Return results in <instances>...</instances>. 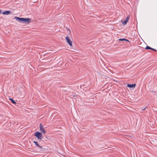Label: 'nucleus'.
<instances>
[{
    "mask_svg": "<svg viewBox=\"0 0 157 157\" xmlns=\"http://www.w3.org/2000/svg\"><path fill=\"white\" fill-rule=\"evenodd\" d=\"M14 18L19 20L20 22L23 23H29L31 21V19L29 18H20L18 17H15Z\"/></svg>",
    "mask_w": 157,
    "mask_h": 157,
    "instance_id": "1",
    "label": "nucleus"
},
{
    "mask_svg": "<svg viewBox=\"0 0 157 157\" xmlns=\"http://www.w3.org/2000/svg\"><path fill=\"white\" fill-rule=\"evenodd\" d=\"M34 135L39 140H41L42 139V135L40 132H36L35 133Z\"/></svg>",
    "mask_w": 157,
    "mask_h": 157,
    "instance_id": "2",
    "label": "nucleus"
},
{
    "mask_svg": "<svg viewBox=\"0 0 157 157\" xmlns=\"http://www.w3.org/2000/svg\"><path fill=\"white\" fill-rule=\"evenodd\" d=\"M66 40L67 42L69 44V45L71 47L72 46V42L71 40L70 39L69 36H67L66 37Z\"/></svg>",
    "mask_w": 157,
    "mask_h": 157,
    "instance_id": "3",
    "label": "nucleus"
},
{
    "mask_svg": "<svg viewBox=\"0 0 157 157\" xmlns=\"http://www.w3.org/2000/svg\"><path fill=\"white\" fill-rule=\"evenodd\" d=\"M40 131L41 133L45 134L46 132V131L44 129L41 124L40 125Z\"/></svg>",
    "mask_w": 157,
    "mask_h": 157,
    "instance_id": "4",
    "label": "nucleus"
},
{
    "mask_svg": "<svg viewBox=\"0 0 157 157\" xmlns=\"http://www.w3.org/2000/svg\"><path fill=\"white\" fill-rule=\"evenodd\" d=\"M129 18H130V16L129 15H128L126 17V20H124L123 21H122V24L124 25H126L127 23V22H128V20L129 19Z\"/></svg>",
    "mask_w": 157,
    "mask_h": 157,
    "instance_id": "5",
    "label": "nucleus"
},
{
    "mask_svg": "<svg viewBox=\"0 0 157 157\" xmlns=\"http://www.w3.org/2000/svg\"><path fill=\"white\" fill-rule=\"evenodd\" d=\"M136 84H128L127 85V86L130 88H135V87Z\"/></svg>",
    "mask_w": 157,
    "mask_h": 157,
    "instance_id": "6",
    "label": "nucleus"
},
{
    "mask_svg": "<svg viewBox=\"0 0 157 157\" xmlns=\"http://www.w3.org/2000/svg\"><path fill=\"white\" fill-rule=\"evenodd\" d=\"M2 13L4 15H9L10 13V11H6L3 12Z\"/></svg>",
    "mask_w": 157,
    "mask_h": 157,
    "instance_id": "7",
    "label": "nucleus"
},
{
    "mask_svg": "<svg viewBox=\"0 0 157 157\" xmlns=\"http://www.w3.org/2000/svg\"><path fill=\"white\" fill-rule=\"evenodd\" d=\"M33 143H35V145H36V146H37L38 147L40 148H41H41H42V147H41V146H39V145L38 144V143H37V142L34 141V142H33Z\"/></svg>",
    "mask_w": 157,
    "mask_h": 157,
    "instance_id": "8",
    "label": "nucleus"
},
{
    "mask_svg": "<svg viewBox=\"0 0 157 157\" xmlns=\"http://www.w3.org/2000/svg\"><path fill=\"white\" fill-rule=\"evenodd\" d=\"M9 99H10V100L14 104H15L16 103V102L14 100L12 99V98H10Z\"/></svg>",
    "mask_w": 157,
    "mask_h": 157,
    "instance_id": "9",
    "label": "nucleus"
},
{
    "mask_svg": "<svg viewBox=\"0 0 157 157\" xmlns=\"http://www.w3.org/2000/svg\"><path fill=\"white\" fill-rule=\"evenodd\" d=\"M119 40L120 41L125 40V41H128V42L129 41V40H128L127 39H120Z\"/></svg>",
    "mask_w": 157,
    "mask_h": 157,
    "instance_id": "10",
    "label": "nucleus"
},
{
    "mask_svg": "<svg viewBox=\"0 0 157 157\" xmlns=\"http://www.w3.org/2000/svg\"><path fill=\"white\" fill-rule=\"evenodd\" d=\"M146 49H152V48L149 47V46H147L146 48H145Z\"/></svg>",
    "mask_w": 157,
    "mask_h": 157,
    "instance_id": "11",
    "label": "nucleus"
},
{
    "mask_svg": "<svg viewBox=\"0 0 157 157\" xmlns=\"http://www.w3.org/2000/svg\"><path fill=\"white\" fill-rule=\"evenodd\" d=\"M151 50H153L154 51H156V50L155 49H154L152 48V49H151Z\"/></svg>",
    "mask_w": 157,
    "mask_h": 157,
    "instance_id": "12",
    "label": "nucleus"
},
{
    "mask_svg": "<svg viewBox=\"0 0 157 157\" xmlns=\"http://www.w3.org/2000/svg\"><path fill=\"white\" fill-rule=\"evenodd\" d=\"M1 12H2L1 10H0V14H1Z\"/></svg>",
    "mask_w": 157,
    "mask_h": 157,
    "instance_id": "13",
    "label": "nucleus"
},
{
    "mask_svg": "<svg viewBox=\"0 0 157 157\" xmlns=\"http://www.w3.org/2000/svg\"><path fill=\"white\" fill-rule=\"evenodd\" d=\"M145 109V108H144V109H142V110H144V109Z\"/></svg>",
    "mask_w": 157,
    "mask_h": 157,
    "instance_id": "14",
    "label": "nucleus"
}]
</instances>
